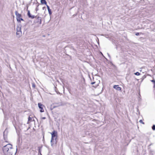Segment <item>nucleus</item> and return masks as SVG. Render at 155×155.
I'll list each match as a JSON object with an SVG mask.
<instances>
[{
	"mask_svg": "<svg viewBox=\"0 0 155 155\" xmlns=\"http://www.w3.org/2000/svg\"><path fill=\"white\" fill-rule=\"evenodd\" d=\"M12 145L9 143L4 146L3 148V150L5 155H12L13 149Z\"/></svg>",
	"mask_w": 155,
	"mask_h": 155,
	"instance_id": "1",
	"label": "nucleus"
},
{
	"mask_svg": "<svg viewBox=\"0 0 155 155\" xmlns=\"http://www.w3.org/2000/svg\"><path fill=\"white\" fill-rule=\"evenodd\" d=\"M15 13L17 20L18 22H20L21 21H24V19L21 18L22 15L21 14H19L17 11H15Z\"/></svg>",
	"mask_w": 155,
	"mask_h": 155,
	"instance_id": "2",
	"label": "nucleus"
},
{
	"mask_svg": "<svg viewBox=\"0 0 155 155\" xmlns=\"http://www.w3.org/2000/svg\"><path fill=\"white\" fill-rule=\"evenodd\" d=\"M57 137H51V145L52 147H53L54 144H56L57 143L56 139Z\"/></svg>",
	"mask_w": 155,
	"mask_h": 155,
	"instance_id": "3",
	"label": "nucleus"
},
{
	"mask_svg": "<svg viewBox=\"0 0 155 155\" xmlns=\"http://www.w3.org/2000/svg\"><path fill=\"white\" fill-rule=\"evenodd\" d=\"M35 18H36V19L35 20V23H38V24H41V17H37H37Z\"/></svg>",
	"mask_w": 155,
	"mask_h": 155,
	"instance_id": "4",
	"label": "nucleus"
},
{
	"mask_svg": "<svg viewBox=\"0 0 155 155\" xmlns=\"http://www.w3.org/2000/svg\"><path fill=\"white\" fill-rule=\"evenodd\" d=\"M28 12L27 13V15L29 18H31V19H33L35 17H36L37 16H35L34 15H31L30 12V11L29 10L28 11Z\"/></svg>",
	"mask_w": 155,
	"mask_h": 155,
	"instance_id": "5",
	"label": "nucleus"
},
{
	"mask_svg": "<svg viewBox=\"0 0 155 155\" xmlns=\"http://www.w3.org/2000/svg\"><path fill=\"white\" fill-rule=\"evenodd\" d=\"M51 137H57V132L56 131L54 130L51 133Z\"/></svg>",
	"mask_w": 155,
	"mask_h": 155,
	"instance_id": "6",
	"label": "nucleus"
},
{
	"mask_svg": "<svg viewBox=\"0 0 155 155\" xmlns=\"http://www.w3.org/2000/svg\"><path fill=\"white\" fill-rule=\"evenodd\" d=\"M113 87L114 88L118 91H120L121 90V88L120 87H119L118 85H114Z\"/></svg>",
	"mask_w": 155,
	"mask_h": 155,
	"instance_id": "7",
	"label": "nucleus"
},
{
	"mask_svg": "<svg viewBox=\"0 0 155 155\" xmlns=\"http://www.w3.org/2000/svg\"><path fill=\"white\" fill-rule=\"evenodd\" d=\"M57 104V105L56 106H53V108H54L57 107H58L60 106H62L63 105L62 103H55L54 104Z\"/></svg>",
	"mask_w": 155,
	"mask_h": 155,
	"instance_id": "8",
	"label": "nucleus"
},
{
	"mask_svg": "<svg viewBox=\"0 0 155 155\" xmlns=\"http://www.w3.org/2000/svg\"><path fill=\"white\" fill-rule=\"evenodd\" d=\"M21 35V31H16V35L18 37H20Z\"/></svg>",
	"mask_w": 155,
	"mask_h": 155,
	"instance_id": "9",
	"label": "nucleus"
},
{
	"mask_svg": "<svg viewBox=\"0 0 155 155\" xmlns=\"http://www.w3.org/2000/svg\"><path fill=\"white\" fill-rule=\"evenodd\" d=\"M46 6L47 7L49 14L50 15H51L52 13L51 10L50 9L49 6L48 5H46Z\"/></svg>",
	"mask_w": 155,
	"mask_h": 155,
	"instance_id": "10",
	"label": "nucleus"
},
{
	"mask_svg": "<svg viewBox=\"0 0 155 155\" xmlns=\"http://www.w3.org/2000/svg\"><path fill=\"white\" fill-rule=\"evenodd\" d=\"M38 105L39 108L40 109L42 108H43V107L44 106V105L41 104V103H39L38 104Z\"/></svg>",
	"mask_w": 155,
	"mask_h": 155,
	"instance_id": "11",
	"label": "nucleus"
},
{
	"mask_svg": "<svg viewBox=\"0 0 155 155\" xmlns=\"http://www.w3.org/2000/svg\"><path fill=\"white\" fill-rule=\"evenodd\" d=\"M41 2L42 4L47 5V2L45 0H41Z\"/></svg>",
	"mask_w": 155,
	"mask_h": 155,
	"instance_id": "12",
	"label": "nucleus"
},
{
	"mask_svg": "<svg viewBox=\"0 0 155 155\" xmlns=\"http://www.w3.org/2000/svg\"><path fill=\"white\" fill-rule=\"evenodd\" d=\"M21 26H18L16 28V31H21Z\"/></svg>",
	"mask_w": 155,
	"mask_h": 155,
	"instance_id": "13",
	"label": "nucleus"
},
{
	"mask_svg": "<svg viewBox=\"0 0 155 155\" xmlns=\"http://www.w3.org/2000/svg\"><path fill=\"white\" fill-rule=\"evenodd\" d=\"M38 154H40V155H42L41 154V147H38Z\"/></svg>",
	"mask_w": 155,
	"mask_h": 155,
	"instance_id": "14",
	"label": "nucleus"
},
{
	"mask_svg": "<svg viewBox=\"0 0 155 155\" xmlns=\"http://www.w3.org/2000/svg\"><path fill=\"white\" fill-rule=\"evenodd\" d=\"M134 74L138 76L140 75V73L139 72H137L135 73Z\"/></svg>",
	"mask_w": 155,
	"mask_h": 155,
	"instance_id": "15",
	"label": "nucleus"
},
{
	"mask_svg": "<svg viewBox=\"0 0 155 155\" xmlns=\"http://www.w3.org/2000/svg\"><path fill=\"white\" fill-rule=\"evenodd\" d=\"M40 109V112H44V110L43 109V108H41Z\"/></svg>",
	"mask_w": 155,
	"mask_h": 155,
	"instance_id": "16",
	"label": "nucleus"
},
{
	"mask_svg": "<svg viewBox=\"0 0 155 155\" xmlns=\"http://www.w3.org/2000/svg\"><path fill=\"white\" fill-rule=\"evenodd\" d=\"M32 87H33L34 88H35V84L34 83H32Z\"/></svg>",
	"mask_w": 155,
	"mask_h": 155,
	"instance_id": "17",
	"label": "nucleus"
},
{
	"mask_svg": "<svg viewBox=\"0 0 155 155\" xmlns=\"http://www.w3.org/2000/svg\"><path fill=\"white\" fill-rule=\"evenodd\" d=\"M152 129L153 130H155V125H153L152 127Z\"/></svg>",
	"mask_w": 155,
	"mask_h": 155,
	"instance_id": "18",
	"label": "nucleus"
},
{
	"mask_svg": "<svg viewBox=\"0 0 155 155\" xmlns=\"http://www.w3.org/2000/svg\"><path fill=\"white\" fill-rule=\"evenodd\" d=\"M31 120H32V118L31 117H29L28 118V121H31Z\"/></svg>",
	"mask_w": 155,
	"mask_h": 155,
	"instance_id": "19",
	"label": "nucleus"
},
{
	"mask_svg": "<svg viewBox=\"0 0 155 155\" xmlns=\"http://www.w3.org/2000/svg\"><path fill=\"white\" fill-rule=\"evenodd\" d=\"M139 122H140V123H142L143 124H144V123L143 122L142 120H140Z\"/></svg>",
	"mask_w": 155,
	"mask_h": 155,
	"instance_id": "20",
	"label": "nucleus"
},
{
	"mask_svg": "<svg viewBox=\"0 0 155 155\" xmlns=\"http://www.w3.org/2000/svg\"><path fill=\"white\" fill-rule=\"evenodd\" d=\"M151 81L153 82V83H155V80H152Z\"/></svg>",
	"mask_w": 155,
	"mask_h": 155,
	"instance_id": "21",
	"label": "nucleus"
},
{
	"mask_svg": "<svg viewBox=\"0 0 155 155\" xmlns=\"http://www.w3.org/2000/svg\"><path fill=\"white\" fill-rule=\"evenodd\" d=\"M95 83V82H91V84H94Z\"/></svg>",
	"mask_w": 155,
	"mask_h": 155,
	"instance_id": "22",
	"label": "nucleus"
},
{
	"mask_svg": "<svg viewBox=\"0 0 155 155\" xmlns=\"http://www.w3.org/2000/svg\"><path fill=\"white\" fill-rule=\"evenodd\" d=\"M135 35L137 36L138 35H139V33H137L135 34Z\"/></svg>",
	"mask_w": 155,
	"mask_h": 155,
	"instance_id": "23",
	"label": "nucleus"
},
{
	"mask_svg": "<svg viewBox=\"0 0 155 155\" xmlns=\"http://www.w3.org/2000/svg\"><path fill=\"white\" fill-rule=\"evenodd\" d=\"M38 6H39V5H37V8H36V11H37L38 10V8H38Z\"/></svg>",
	"mask_w": 155,
	"mask_h": 155,
	"instance_id": "24",
	"label": "nucleus"
},
{
	"mask_svg": "<svg viewBox=\"0 0 155 155\" xmlns=\"http://www.w3.org/2000/svg\"><path fill=\"white\" fill-rule=\"evenodd\" d=\"M42 119H46V117H43L42 118Z\"/></svg>",
	"mask_w": 155,
	"mask_h": 155,
	"instance_id": "25",
	"label": "nucleus"
},
{
	"mask_svg": "<svg viewBox=\"0 0 155 155\" xmlns=\"http://www.w3.org/2000/svg\"><path fill=\"white\" fill-rule=\"evenodd\" d=\"M153 84H154L153 87L155 88V83H153Z\"/></svg>",
	"mask_w": 155,
	"mask_h": 155,
	"instance_id": "26",
	"label": "nucleus"
},
{
	"mask_svg": "<svg viewBox=\"0 0 155 155\" xmlns=\"http://www.w3.org/2000/svg\"><path fill=\"white\" fill-rule=\"evenodd\" d=\"M97 85H96L95 86H93V87H96L97 86Z\"/></svg>",
	"mask_w": 155,
	"mask_h": 155,
	"instance_id": "27",
	"label": "nucleus"
},
{
	"mask_svg": "<svg viewBox=\"0 0 155 155\" xmlns=\"http://www.w3.org/2000/svg\"><path fill=\"white\" fill-rule=\"evenodd\" d=\"M45 7H43V8H42V9H43V10H44V9H45Z\"/></svg>",
	"mask_w": 155,
	"mask_h": 155,
	"instance_id": "28",
	"label": "nucleus"
}]
</instances>
